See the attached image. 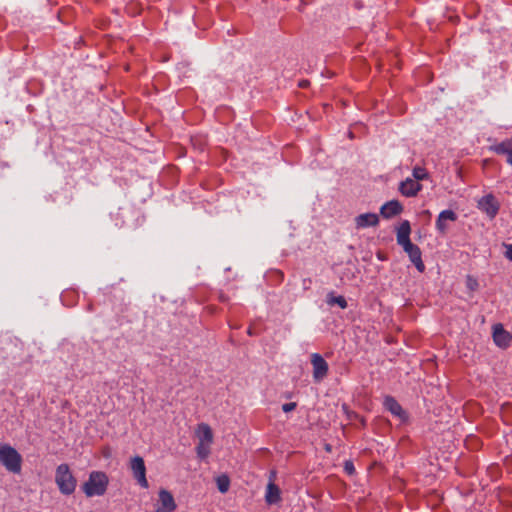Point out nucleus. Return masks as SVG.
<instances>
[{
    "label": "nucleus",
    "mask_w": 512,
    "mask_h": 512,
    "mask_svg": "<svg viewBox=\"0 0 512 512\" xmlns=\"http://www.w3.org/2000/svg\"><path fill=\"white\" fill-rule=\"evenodd\" d=\"M109 478L105 472L92 471L82 489L87 497L102 496L106 493Z\"/></svg>",
    "instance_id": "1"
},
{
    "label": "nucleus",
    "mask_w": 512,
    "mask_h": 512,
    "mask_svg": "<svg viewBox=\"0 0 512 512\" xmlns=\"http://www.w3.org/2000/svg\"><path fill=\"white\" fill-rule=\"evenodd\" d=\"M0 463L11 473L19 474L22 468V456L8 444L0 445Z\"/></svg>",
    "instance_id": "2"
},
{
    "label": "nucleus",
    "mask_w": 512,
    "mask_h": 512,
    "mask_svg": "<svg viewBox=\"0 0 512 512\" xmlns=\"http://www.w3.org/2000/svg\"><path fill=\"white\" fill-rule=\"evenodd\" d=\"M55 483L57 484L59 491L64 495H71L74 493L77 480L73 476L69 466L65 463L60 464L56 468L55 472Z\"/></svg>",
    "instance_id": "3"
},
{
    "label": "nucleus",
    "mask_w": 512,
    "mask_h": 512,
    "mask_svg": "<svg viewBox=\"0 0 512 512\" xmlns=\"http://www.w3.org/2000/svg\"><path fill=\"white\" fill-rule=\"evenodd\" d=\"M130 470L133 474L134 479L142 487L147 489L149 484L146 478V466L144 460L140 456H134L130 460Z\"/></svg>",
    "instance_id": "4"
},
{
    "label": "nucleus",
    "mask_w": 512,
    "mask_h": 512,
    "mask_svg": "<svg viewBox=\"0 0 512 512\" xmlns=\"http://www.w3.org/2000/svg\"><path fill=\"white\" fill-rule=\"evenodd\" d=\"M478 208L484 212L490 219L498 214L500 204L492 194H487L478 200Z\"/></svg>",
    "instance_id": "5"
},
{
    "label": "nucleus",
    "mask_w": 512,
    "mask_h": 512,
    "mask_svg": "<svg viewBox=\"0 0 512 512\" xmlns=\"http://www.w3.org/2000/svg\"><path fill=\"white\" fill-rule=\"evenodd\" d=\"M493 341L499 348L506 349L511 345L512 334L504 329L501 323H497L492 327Z\"/></svg>",
    "instance_id": "6"
},
{
    "label": "nucleus",
    "mask_w": 512,
    "mask_h": 512,
    "mask_svg": "<svg viewBox=\"0 0 512 512\" xmlns=\"http://www.w3.org/2000/svg\"><path fill=\"white\" fill-rule=\"evenodd\" d=\"M311 364L313 367V378L316 382L322 381L328 374V363L318 353L311 355Z\"/></svg>",
    "instance_id": "7"
},
{
    "label": "nucleus",
    "mask_w": 512,
    "mask_h": 512,
    "mask_svg": "<svg viewBox=\"0 0 512 512\" xmlns=\"http://www.w3.org/2000/svg\"><path fill=\"white\" fill-rule=\"evenodd\" d=\"M403 250L408 254L410 261L414 264L415 268L420 272H424L425 265L422 261V253L420 248L412 242L403 247Z\"/></svg>",
    "instance_id": "8"
},
{
    "label": "nucleus",
    "mask_w": 512,
    "mask_h": 512,
    "mask_svg": "<svg viewBox=\"0 0 512 512\" xmlns=\"http://www.w3.org/2000/svg\"><path fill=\"white\" fill-rule=\"evenodd\" d=\"M176 507L173 495L169 491L161 489L159 491V506L156 512H173Z\"/></svg>",
    "instance_id": "9"
},
{
    "label": "nucleus",
    "mask_w": 512,
    "mask_h": 512,
    "mask_svg": "<svg viewBox=\"0 0 512 512\" xmlns=\"http://www.w3.org/2000/svg\"><path fill=\"white\" fill-rule=\"evenodd\" d=\"M384 407L395 417L399 418L401 421H405L407 419V415L405 411L402 409L401 405L397 402V400L392 396H386L384 398Z\"/></svg>",
    "instance_id": "10"
},
{
    "label": "nucleus",
    "mask_w": 512,
    "mask_h": 512,
    "mask_svg": "<svg viewBox=\"0 0 512 512\" xmlns=\"http://www.w3.org/2000/svg\"><path fill=\"white\" fill-rule=\"evenodd\" d=\"M274 473H271L269 483L266 487L265 501L269 504H276L281 500V491L279 487L274 483Z\"/></svg>",
    "instance_id": "11"
},
{
    "label": "nucleus",
    "mask_w": 512,
    "mask_h": 512,
    "mask_svg": "<svg viewBox=\"0 0 512 512\" xmlns=\"http://www.w3.org/2000/svg\"><path fill=\"white\" fill-rule=\"evenodd\" d=\"M422 185L414 179L407 178L400 183L399 191L406 197H414L421 190Z\"/></svg>",
    "instance_id": "12"
},
{
    "label": "nucleus",
    "mask_w": 512,
    "mask_h": 512,
    "mask_svg": "<svg viewBox=\"0 0 512 512\" xmlns=\"http://www.w3.org/2000/svg\"><path fill=\"white\" fill-rule=\"evenodd\" d=\"M379 224V217L375 213H363L355 218V225L357 229H364L367 227H375Z\"/></svg>",
    "instance_id": "13"
},
{
    "label": "nucleus",
    "mask_w": 512,
    "mask_h": 512,
    "mask_svg": "<svg viewBox=\"0 0 512 512\" xmlns=\"http://www.w3.org/2000/svg\"><path fill=\"white\" fill-rule=\"evenodd\" d=\"M403 210L401 203L397 200H391L383 204L380 208V214L382 217L386 219H390L398 214H400Z\"/></svg>",
    "instance_id": "14"
},
{
    "label": "nucleus",
    "mask_w": 512,
    "mask_h": 512,
    "mask_svg": "<svg viewBox=\"0 0 512 512\" xmlns=\"http://www.w3.org/2000/svg\"><path fill=\"white\" fill-rule=\"evenodd\" d=\"M411 226L408 220H404L401 222L397 229V243L403 248L404 246L411 243L410 240Z\"/></svg>",
    "instance_id": "15"
},
{
    "label": "nucleus",
    "mask_w": 512,
    "mask_h": 512,
    "mask_svg": "<svg viewBox=\"0 0 512 512\" xmlns=\"http://www.w3.org/2000/svg\"><path fill=\"white\" fill-rule=\"evenodd\" d=\"M457 220V214L452 210H443L438 215V218L436 220V228L437 230L444 234L447 230V221H456Z\"/></svg>",
    "instance_id": "16"
},
{
    "label": "nucleus",
    "mask_w": 512,
    "mask_h": 512,
    "mask_svg": "<svg viewBox=\"0 0 512 512\" xmlns=\"http://www.w3.org/2000/svg\"><path fill=\"white\" fill-rule=\"evenodd\" d=\"M196 435L200 443L211 444L213 441V433L209 425L201 423L196 429Z\"/></svg>",
    "instance_id": "17"
},
{
    "label": "nucleus",
    "mask_w": 512,
    "mask_h": 512,
    "mask_svg": "<svg viewBox=\"0 0 512 512\" xmlns=\"http://www.w3.org/2000/svg\"><path fill=\"white\" fill-rule=\"evenodd\" d=\"M490 150L497 154L507 155L512 150V139H506L501 143L495 144L490 147Z\"/></svg>",
    "instance_id": "18"
},
{
    "label": "nucleus",
    "mask_w": 512,
    "mask_h": 512,
    "mask_svg": "<svg viewBox=\"0 0 512 512\" xmlns=\"http://www.w3.org/2000/svg\"><path fill=\"white\" fill-rule=\"evenodd\" d=\"M326 302L330 306L338 305L341 309L347 308L346 299L341 295L335 296L333 292L328 293Z\"/></svg>",
    "instance_id": "19"
},
{
    "label": "nucleus",
    "mask_w": 512,
    "mask_h": 512,
    "mask_svg": "<svg viewBox=\"0 0 512 512\" xmlns=\"http://www.w3.org/2000/svg\"><path fill=\"white\" fill-rule=\"evenodd\" d=\"M216 484L221 493H226L229 490L230 479L227 475H220L216 478Z\"/></svg>",
    "instance_id": "20"
},
{
    "label": "nucleus",
    "mask_w": 512,
    "mask_h": 512,
    "mask_svg": "<svg viewBox=\"0 0 512 512\" xmlns=\"http://www.w3.org/2000/svg\"><path fill=\"white\" fill-rule=\"evenodd\" d=\"M197 456L201 459H205L208 457L210 453V444L207 443H198L196 447Z\"/></svg>",
    "instance_id": "21"
},
{
    "label": "nucleus",
    "mask_w": 512,
    "mask_h": 512,
    "mask_svg": "<svg viewBox=\"0 0 512 512\" xmlns=\"http://www.w3.org/2000/svg\"><path fill=\"white\" fill-rule=\"evenodd\" d=\"M413 177H414V180H416L418 182L420 180L426 179L428 177V174L424 168L415 167L413 169Z\"/></svg>",
    "instance_id": "22"
},
{
    "label": "nucleus",
    "mask_w": 512,
    "mask_h": 512,
    "mask_svg": "<svg viewBox=\"0 0 512 512\" xmlns=\"http://www.w3.org/2000/svg\"><path fill=\"white\" fill-rule=\"evenodd\" d=\"M344 471H345L348 475H352V474H354V472H355V467H354V464L352 463V461H345V463H344Z\"/></svg>",
    "instance_id": "23"
},
{
    "label": "nucleus",
    "mask_w": 512,
    "mask_h": 512,
    "mask_svg": "<svg viewBox=\"0 0 512 512\" xmlns=\"http://www.w3.org/2000/svg\"><path fill=\"white\" fill-rule=\"evenodd\" d=\"M297 404L295 402H289L282 405V410L285 413L291 412L296 408Z\"/></svg>",
    "instance_id": "24"
},
{
    "label": "nucleus",
    "mask_w": 512,
    "mask_h": 512,
    "mask_svg": "<svg viewBox=\"0 0 512 512\" xmlns=\"http://www.w3.org/2000/svg\"><path fill=\"white\" fill-rule=\"evenodd\" d=\"M467 286L470 290H475L478 287L477 280H475L471 276H468L467 277Z\"/></svg>",
    "instance_id": "25"
},
{
    "label": "nucleus",
    "mask_w": 512,
    "mask_h": 512,
    "mask_svg": "<svg viewBox=\"0 0 512 512\" xmlns=\"http://www.w3.org/2000/svg\"><path fill=\"white\" fill-rule=\"evenodd\" d=\"M506 252L505 256L507 259L512 260V244H505Z\"/></svg>",
    "instance_id": "26"
},
{
    "label": "nucleus",
    "mask_w": 512,
    "mask_h": 512,
    "mask_svg": "<svg viewBox=\"0 0 512 512\" xmlns=\"http://www.w3.org/2000/svg\"><path fill=\"white\" fill-rule=\"evenodd\" d=\"M507 162L512 165V149H511V152H509L507 154Z\"/></svg>",
    "instance_id": "27"
},
{
    "label": "nucleus",
    "mask_w": 512,
    "mask_h": 512,
    "mask_svg": "<svg viewBox=\"0 0 512 512\" xmlns=\"http://www.w3.org/2000/svg\"><path fill=\"white\" fill-rule=\"evenodd\" d=\"M308 81L307 80H303L299 83V86L302 87V88H305L307 85H308Z\"/></svg>",
    "instance_id": "28"
},
{
    "label": "nucleus",
    "mask_w": 512,
    "mask_h": 512,
    "mask_svg": "<svg viewBox=\"0 0 512 512\" xmlns=\"http://www.w3.org/2000/svg\"><path fill=\"white\" fill-rule=\"evenodd\" d=\"M247 332H248L249 335H252V330L250 328L248 329Z\"/></svg>",
    "instance_id": "29"
}]
</instances>
